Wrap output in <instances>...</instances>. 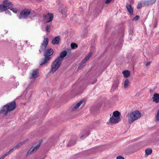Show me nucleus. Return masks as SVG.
<instances>
[{
    "label": "nucleus",
    "instance_id": "obj_1",
    "mask_svg": "<svg viewBox=\"0 0 159 159\" xmlns=\"http://www.w3.org/2000/svg\"><path fill=\"white\" fill-rule=\"evenodd\" d=\"M67 52L66 51H63L60 54L59 56L55 59L51 65V69L49 73L53 74L60 67L61 65L62 61L67 55Z\"/></svg>",
    "mask_w": 159,
    "mask_h": 159
},
{
    "label": "nucleus",
    "instance_id": "obj_2",
    "mask_svg": "<svg viewBox=\"0 0 159 159\" xmlns=\"http://www.w3.org/2000/svg\"><path fill=\"white\" fill-rule=\"evenodd\" d=\"M36 14L34 11L31 12L29 9L25 8L21 11L18 17L20 19H27L29 17L32 19L36 16Z\"/></svg>",
    "mask_w": 159,
    "mask_h": 159
},
{
    "label": "nucleus",
    "instance_id": "obj_3",
    "mask_svg": "<svg viewBox=\"0 0 159 159\" xmlns=\"http://www.w3.org/2000/svg\"><path fill=\"white\" fill-rule=\"evenodd\" d=\"M16 107V104L15 101L9 102L3 106L2 109L0 111V114H3L5 116L7 113L13 111Z\"/></svg>",
    "mask_w": 159,
    "mask_h": 159
},
{
    "label": "nucleus",
    "instance_id": "obj_4",
    "mask_svg": "<svg viewBox=\"0 0 159 159\" xmlns=\"http://www.w3.org/2000/svg\"><path fill=\"white\" fill-rule=\"evenodd\" d=\"M53 53V50L52 48H48L46 50L44 54V57L40 62V65L42 66L48 63L51 59V56Z\"/></svg>",
    "mask_w": 159,
    "mask_h": 159
},
{
    "label": "nucleus",
    "instance_id": "obj_5",
    "mask_svg": "<svg viewBox=\"0 0 159 159\" xmlns=\"http://www.w3.org/2000/svg\"><path fill=\"white\" fill-rule=\"evenodd\" d=\"M127 115L128 116V120L129 124H131L141 117L140 112L137 110L133 111L130 114L129 113Z\"/></svg>",
    "mask_w": 159,
    "mask_h": 159
},
{
    "label": "nucleus",
    "instance_id": "obj_6",
    "mask_svg": "<svg viewBox=\"0 0 159 159\" xmlns=\"http://www.w3.org/2000/svg\"><path fill=\"white\" fill-rule=\"evenodd\" d=\"M48 38H44L42 43L39 49V52L41 53L43 51H45L46 50L47 46L48 45Z\"/></svg>",
    "mask_w": 159,
    "mask_h": 159
},
{
    "label": "nucleus",
    "instance_id": "obj_7",
    "mask_svg": "<svg viewBox=\"0 0 159 159\" xmlns=\"http://www.w3.org/2000/svg\"><path fill=\"white\" fill-rule=\"evenodd\" d=\"M9 1L4 0L3 2V4H0V12L6 11L7 10Z\"/></svg>",
    "mask_w": 159,
    "mask_h": 159
},
{
    "label": "nucleus",
    "instance_id": "obj_8",
    "mask_svg": "<svg viewBox=\"0 0 159 159\" xmlns=\"http://www.w3.org/2000/svg\"><path fill=\"white\" fill-rule=\"evenodd\" d=\"M42 17L44 20L47 22H49L52 21L53 15L52 14L48 13L46 15L43 14Z\"/></svg>",
    "mask_w": 159,
    "mask_h": 159
},
{
    "label": "nucleus",
    "instance_id": "obj_9",
    "mask_svg": "<svg viewBox=\"0 0 159 159\" xmlns=\"http://www.w3.org/2000/svg\"><path fill=\"white\" fill-rule=\"evenodd\" d=\"M39 76L38 70L37 69H34L31 74L30 79H35Z\"/></svg>",
    "mask_w": 159,
    "mask_h": 159
},
{
    "label": "nucleus",
    "instance_id": "obj_10",
    "mask_svg": "<svg viewBox=\"0 0 159 159\" xmlns=\"http://www.w3.org/2000/svg\"><path fill=\"white\" fill-rule=\"evenodd\" d=\"M120 120L121 119L120 117L116 118L112 116L111 117H110L109 120V122L111 125H112L113 124L119 122Z\"/></svg>",
    "mask_w": 159,
    "mask_h": 159
},
{
    "label": "nucleus",
    "instance_id": "obj_11",
    "mask_svg": "<svg viewBox=\"0 0 159 159\" xmlns=\"http://www.w3.org/2000/svg\"><path fill=\"white\" fill-rule=\"evenodd\" d=\"M41 142H39V144H38L36 146H34V147H31L30 149L28 151L27 154H31L32 153L36 151L40 147L41 144Z\"/></svg>",
    "mask_w": 159,
    "mask_h": 159
},
{
    "label": "nucleus",
    "instance_id": "obj_12",
    "mask_svg": "<svg viewBox=\"0 0 159 159\" xmlns=\"http://www.w3.org/2000/svg\"><path fill=\"white\" fill-rule=\"evenodd\" d=\"M126 8L130 15H133V10L131 4L127 3L126 5Z\"/></svg>",
    "mask_w": 159,
    "mask_h": 159
},
{
    "label": "nucleus",
    "instance_id": "obj_13",
    "mask_svg": "<svg viewBox=\"0 0 159 159\" xmlns=\"http://www.w3.org/2000/svg\"><path fill=\"white\" fill-rule=\"evenodd\" d=\"M10 9L13 12L16 13L18 11V9L15 8H13V4L11 2L9 1L8 5L7 8V10Z\"/></svg>",
    "mask_w": 159,
    "mask_h": 159
},
{
    "label": "nucleus",
    "instance_id": "obj_14",
    "mask_svg": "<svg viewBox=\"0 0 159 159\" xmlns=\"http://www.w3.org/2000/svg\"><path fill=\"white\" fill-rule=\"evenodd\" d=\"M60 36H56L52 39L51 43L53 44H58L60 41Z\"/></svg>",
    "mask_w": 159,
    "mask_h": 159
},
{
    "label": "nucleus",
    "instance_id": "obj_15",
    "mask_svg": "<svg viewBox=\"0 0 159 159\" xmlns=\"http://www.w3.org/2000/svg\"><path fill=\"white\" fill-rule=\"evenodd\" d=\"M84 101L83 100H82L78 102L75 105L74 107L72 109V110L73 111H75L78 109L80 106L84 102Z\"/></svg>",
    "mask_w": 159,
    "mask_h": 159
},
{
    "label": "nucleus",
    "instance_id": "obj_16",
    "mask_svg": "<svg viewBox=\"0 0 159 159\" xmlns=\"http://www.w3.org/2000/svg\"><path fill=\"white\" fill-rule=\"evenodd\" d=\"M153 101L157 103L159 102V94L157 93H155L153 95L152 98Z\"/></svg>",
    "mask_w": 159,
    "mask_h": 159
},
{
    "label": "nucleus",
    "instance_id": "obj_17",
    "mask_svg": "<svg viewBox=\"0 0 159 159\" xmlns=\"http://www.w3.org/2000/svg\"><path fill=\"white\" fill-rule=\"evenodd\" d=\"M122 74L124 77H129L130 74L129 71L128 70H125L122 72Z\"/></svg>",
    "mask_w": 159,
    "mask_h": 159
},
{
    "label": "nucleus",
    "instance_id": "obj_18",
    "mask_svg": "<svg viewBox=\"0 0 159 159\" xmlns=\"http://www.w3.org/2000/svg\"><path fill=\"white\" fill-rule=\"evenodd\" d=\"M67 9L66 7H61L60 9V12L63 15H65L66 13Z\"/></svg>",
    "mask_w": 159,
    "mask_h": 159
},
{
    "label": "nucleus",
    "instance_id": "obj_19",
    "mask_svg": "<svg viewBox=\"0 0 159 159\" xmlns=\"http://www.w3.org/2000/svg\"><path fill=\"white\" fill-rule=\"evenodd\" d=\"M120 112L117 111H114L113 113V117H116V118H119L120 117L119 116H120Z\"/></svg>",
    "mask_w": 159,
    "mask_h": 159
},
{
    "label": "nucleus",
    "instance_id": "obj_20",
    "mask_svg": "<svg viewBox=\"0 0 159 159\" xmlns=\"http://www.w3.org/2000/svg\"><path fill=\"white\" fill-rule=\"evenodd\" d=\"M76 143V141L75 140H71L67 145V147H70L75 145Z\"/></svg>",
    "mask_w": 159,
    "mask_h": 159
},
{
    "label": "nucleus",
    "instance_id": "obj_21",
    "mask_svg": "<svg viewBox=\"0 0 159 159\" xmlns=\"http://www.w3.org/2000/svg\"><path fill=\"white\" fill-rule=\"evenodd\" d=\"M152 149L150 148H147L145 150L146 154L147 155H150L152 152Z\"/></svg>",
    "mask_w": 159,
    "mask_h": 159
},
{
    "label": "nucleus",
    "instance_id": "obj_22",
    "mask_svg": "<svg viewBox=\"0 0 159 159\" xmlns=\"http://www.w3.org/2000/svg\"><path fill=\"white\" fill-rule=\"evenodd\" d=\"M129 82L128 79H126L125 81L124 87L125 88H127L129 85Z\"/></svg>",
    "mask_w": 159,
    "mask_h": 159
},
{
    "label": "nucleus",
    "instance_id": "obj_23",
    "mask_svg": "<svg viewBox=\"0 0 159 159\" xmlns=\"http://www.w3.org/2000/svg\"><path fill=\"white\" fill-rule=\"evenodd\" d=\"M143 6L150 5L148 0L145 1L143 2Z\"/></svg>",
    "mask_w": 159,
    "mask_h": 159
},
{
    "label": "nucleus",
    "instance_id": "obj_24",
    "mask_svg": "<svg viewBox=\"0 0 159 159\" xmlns=\"http://www.w3.org/2000/svg\"><path fill=\"white\" fill-rule=\"evenodd\" d=\"M24 143L21 142L19 143L17 145H16V146L14 147L12 149H13V150L14 149H16L17 148H19Z\"/></svg>",
    "mask_w": 159,
    "mask_h": 159
},
{
    "label": "nucleus",
    "instance_id": "obj_25",
    "mask_svg": "<svg viewBox=\"0 0 159 159\" xmlns=\"http://www.w3.org/2000/svg\"><path fill=\"white\" fill-rule=\"evenodd\" d=\"M77 45L75 43H72L71 44V47L73 49H75L78 47Z\"/></svg>",
    "mask_w": 159,
    "mask_h": 159
},
{
    "label": "nucleus",
    "instance_id": "obj_26",
    "mask_svg": "<svg viewBox=\"0 0 159 159\" xmlns=\"http://www.w3.org/2000/svg\"><path fill=\"white\" fill-rule=\"evenodd\" d=\"M13 151V149H11L8 152H7L5 154L3 155L5 157L6 156L9 155Z\"/></svg>",
    "mask_w": 159,
    "mask_h": 159
},
{
    "label": "nucleus",
    "instance_id": "obj_27",
    "mask_svg": "<svg viewBox=\"0 0 159 159\" xmlns=\"http://www.w3.org/2000/svg\"><path fill=\"white\" fill-rule=\"evenodd\" d=\"M89 134V131H87V132L86 134H84L83 135H81L80 136V138L82 139L84 137H87L88 136Z\"/></svg>",
    "mask_w": 159,
    "mask_h": 159
},
{
    "label": "nucleus",
    "instance_id": "obj_28",
    "mask_svg": "<svg viewBox=\"0 0 159 159\" xmlns=\"http://www.w3.org/2000/svg\"><path fill=\"white\" fill-rule=\"evenodd\" d=\"M158 20L157 18H155L154 20V28H155L157 26V23Z\"/></svg>",
    "mask_w": 159,
    "mask_h": 159
},
{
    "label": "nucleus",
    "instance_id": "obj_29",
    "mask_svg": "<svg viewBox=\"0 0 159 159\" xmlns=\"http://www.w3.org/2000/svg\"><path fill=\"white\" fill-rule=\"evenodd\" d=\"M142 4L141 3L139 2L137 6V8L138 9H140L142 7Z\"/></svg>",
    "mask_w": 159,
    "mask_h": 159
},
{
    "label": "nucleus",
    "instance_id": "obj_30",
    "mask_svg": "<svg viewBox=\"0 0 159 159\" xmlns=\"http://www.w3.org/2000/svg\"><path fill=\"white\" fill-rule=\"evenodd\" d=\"M91 55H92V53H90L84 59H85V60H86V61H87L89 59V58L91 57Z\"/></svg>",
    "mask_w": 159,
    "mask_h": 159
},
{
    "label": "nucleus",
    "instance_id": "obj_31",
    "mask_svg": "<svg viewBox=\"0 0 159 159\" xmlns=\"http://www.w3.org/2000/svg\"><path fill=\"white\" fill-rule=\"evenodd\" d=\"M50 25H48L46 27V30L48 32H50Z\"/></svg>",
    "mask_w": 159,
    "mask_h": 159
},
{
    "label": "nucleus",
    "instance_id": "obj_32",
    "mask_svg": "<svg viewBox=\"0 0 159 159\" xmlns=\"http://www.w3.org/2000/svg\"><path fill=\"white\" fill-rule=\"evenodd\" d=\"M139 16H136L133 19V20H138L139 19Z\"/></svg>",
    "mask_w": 159,
    "mask_h": 159
},
{
    "label": "nucleus",
    "instance_id": "obj_33",
    "mask_svg": "<svg viewBox=\"0 0 159 159\" xmlns=\"http://www.w3.org/2000/svg\"><path fill=\"white\" fill-rule=\"evenodd\" d=\"M150 4H152L156 2V0H148Z\"/></svg>",
    "mask_w": 159,
    "mask_h": 159
},
{
    "label": "nucleus",
    "instance_id": "obj_34",
    "mask_svg": "<svg viewBox=\"0 0 159 159\" xmlns=\"http://www.w3.org/2000/svg\"><path fill=\"white\" fill-rule=\"evenodd\" d=\"M129 34L131 36H132L134 34V32L133 29H130L129 31Z\"/></svg>",
    "mask_w": 159,
    "mask_h": 159
},
{
    "label": "nucleus",
    "instance_id": "obj_35",
    "mask_svg": "<svg viewBox=\"0 0 159 159\" xmlns=\"http://www.w3.org/2000/svg\"><path fill=\"white\" fill-rule=\"evenodd\" d=\"M156 118L157 120H158V121H159V109L158 110L157 112Z\"/></svg>",
    "mask_w": 159,
    "mask_h": 159
},
{
    "label": "nucleus",
    "instance_id": "obj_36",
    "mask_svg": "<svg viewBox=\"0 0 159 159\" xmlns=\"http://www.w3.org/2000/svg\"><path fill=\"white\" fill-rule=\"evenodd\" d=\"M86 62V60L84 59L82 61L81 64V65H84L85 63Z\"/></svg>",
    "mask_w": 159,
    "mask_h": 159
},
{
    "label": "nucleus",
    "instance_id": "obj_37",
    "mask_svg": "<svg viewBox=\"0 0 159 159\" xmlns=\"http://www.w3.org/2000/svg\"><path fill=\"white\" fill-rule=\"evenodd\" d=\"M84 65L80 64V66L78 67V69L79 70L81 69L84 67Z\"/></svg>",
    "mask_w": 159,
    "mask_h": 159
},
{
    "label": "nucleus",
    "instance_id": "obj_38",
    "mask_svg": "<svg viewBox=\"0 0 159 159\" xmlns=\"http://www.w3.org/2000/svg\"><path fill=\"white\" fill-rule=\"evenodd\" d=\"M84 65L80 64V66L78 67V69L79 70L81 69L84 67Z\"/></svg>",
    "mask_w": 159,
    "mask_h": 159
},
{
    "label": "nucleus",
    "instance_id": "obj_39",
    "mask_svg": "<svg viewBox=\"0 0 159 159\" xmlns=\"http://www.w3.org/2000/svg\"><path fill=\"white\" fill-rule=\"evenodd\" d=\"M118 84V81H115L113 85V86H114L115 85L116 86H117Z\"/></svg>",
    "mask_w": 159,
    "mask_h": 159
},
{
    "label": "nucleus",
    "instance_id": "obj_40",
    "mask_svg": "<svg viewBox=\"0 0 159 159\" xmlns=\"http://www.w3.org/2000/svg\"><path fill=\"white\" fill-rule=\"evenodd\" d=\"M116 159H124V158L121 156H119L117 157Z\"/></svg>",
    "mask_w": 159,
    "mask_h": 159
},
{
    "label": "nucleus",
    "instance_id": "obj_41",
    "mask_svg": "<svg viewBox=\"0 0 159 159\" xmlns=\"http://www.w3.org/2000/svg\"><path fill=\"white\" fill-rule=\"evenodd\" d=\"M112 1V0H106L105 1V3L106 4H108L109 3L111 2Z\"/></svg>",
    "mask_w": 159,
    "mask_h": 159
},
{
    "label": "nucleus",
    "instance_id": "obj_42",
    "mask_svg": "<svg viewBox=\"0 0 159 159\" xmlns=\"http://www.w3.org/2000/svg\"><path fill=\"white\" fill-rule=\"evenodd\" d=\"M6 11V14H8L9 15H11L10 11H9L8 10H7V11Z\"/></svg>",
    "mask_w": 159,
    "mask_h": 159
},
{
    "label": "nucleus",
    "instance_id": "obj_43",
    "mask_svg": "<svg viewBox=\"0 0 159 159\" xmlns=\"http://www.w3.org/2000/svg\"><path fill=\"white\" fill-rule=\"evenodd\" d=\"M151 62H149L147 63L146 64V66H149Z\"/></svg>",
    "mask_w": 159,
    "mask_h": 159
},
{
    "label": "nucleus",
    "instance_id": "obj_44",
    "mask_svg": "<svg viewBox=\"0 0 159 159\" xmlns=\"http://www.w3.org/2000/svg\"><path fill=\"white\" fill-rule=\"evenodd\" d=\"M5 157L3 155L0 158V159H4Z\"/></svg>",
    "mask_w": 159,
    "mask_h": 159
},
{
    "label": "nucleus",
    "instance_id": "obj_45",
    "mask_svg": "<svg viewBox=\"0 0 159 159\" xmlns=\"http://www.w3.org/2000/svg\"><path fill=\"white\" fill-rule=\"evenodd\" d=\"M80 11H82L83 10V8L82 7H80Z\"/></svg>",
    "mask_w": 159,
    "mask_h": 159
},
{
    "label": "nucleus",
    "instance_id": "obj_46",
    "mask_svg": "<svg viewBox=\"0 0 159 159\" xmlns=\"http://www.w3.org/2000/svg\"><path fill=\"white\" fill-rule=\"evenodd\" d=\"M94 83H95V82L93 83H92V84H94Z\"/></svg>",
    "mask_w": 159,
    "mask_h": 159
}]
</instances>
